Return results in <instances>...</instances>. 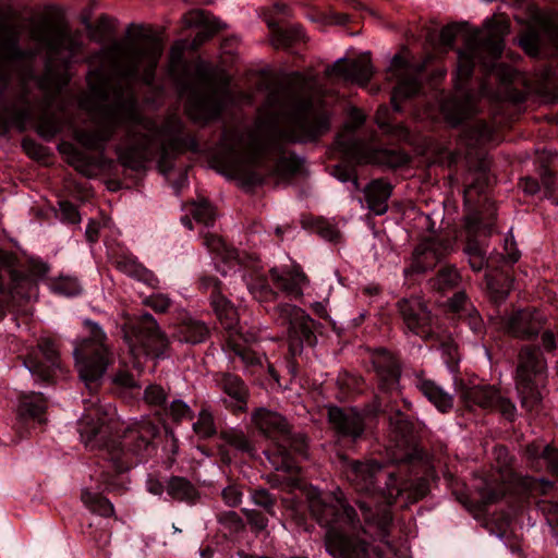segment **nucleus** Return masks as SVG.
Returning <instances> with one entry per match:
<instances>
[{
    "label": "nucleus",
    "mask_w": 558,
    "mask_h": 558,
    "mask_svg": "<svg viewBox=\"0 0 558 558\" xmlns=\"http://www.w3.org/2000/svg\"><path fill=\"white\" fill-rule=\"evenodd\" d=\"M183 129L184 125L179 118L169 117L160 126L154 123L153 130H148L149 132L169 137L160 144L159 159L157 161V168L163 174H168L173 170L175 159L185 151H198L199 146L195 135L185 134L180 136L183 133Z\"/></svg>",
    "instance_id": "ddd939ff"
},
{
    "label": "nucleus",
    "mask_w": 558,
    "mask_h": 558,
    "mask_svg": "<svg viewBox=\"0 0 558 558\" xmlns=\"http://www.w3.org/2000/svg\"><path fill=\"white\" fill-rule=\"evenodd\" d=\"M125 137L130 144L125 147L116 148L118 162L123 168L140 171L145 168V163L151 158L153 137L138 132L134 125L126 128Z\"/></svg>",
    "instance_id": "5701e85b"
},
{
    "label": "nucleus",
    "mask_w": 558,
    "mask_h": 558,
    "mask_svg": "<svg viewBox=\"0 0 558 558\" xmlns=\"http://www.w3.org/2000/svg\"><path fill=\"white\" fill-rule=\"evenodd\" d=\"M227 348L239 356L245 366L260 365V359L255 351L239 342L230 335L226 341Z\"/></svg>",
    "instance_id": "13d9d810"
},
{
    "label": "nucleus",
    "mask_w": 558,
    "mask_h": 558,
    "mask_svg": "<svg viewBox=\"0 0 558 558\" xmlns=\"http://www.w3.org/2000/svg\"><path fill=\"white\" fill-rule=\"evenodd\" d=\"M218 319L228 331H236L239 314L235 306L222 294L210 302Z\"/></svg>",
    "instance_id": "49530a36"
},
{
    "label": "nucleus",
    "mask_w": 558,
    "mask_h": 558,
    "mask_svg": "<svg viewBox=\"0 0 558 558\" xmlns=\"http://www.w3.org/2000/svg\"><path fill=\"white\" fill-rule=\"evenodd\" d=\"M217 82L221 88L209 93L191 90L185 102V113L193 122L207 123L218 119L225 109V96L229 95L230 77L222 74Z\"/></svg>",
    "instance_id": "dca6fc26"
},
{
    "label": "nucleus",
    "mask_w": 558,
    "mask_h": 558,
    "mask_svg": "<svg viewBox=\"0 0 558 558\" xmlns=\"http://www.w3.org/2000/svg\"><path fill=\"white\" fill-rule=\"evenodd\" d=\"M167 414L174 423H181L184 420H192L194 413L192 409L182 400H173L167 409Z\"/></svg>",
    "instance_id": "338daca9"
},
{
    "label": "nucleus",
    "mask_w": 558,
    "mask_h": 558,
    "mask_svg": "<svg viewBox=\"0 0 558 558\" xmlns=\"http://www.w3.org/2000/svg\"><path fill=\"white\" fill-rule=\"evenodd\" d=\"M185 41H175L169 51L168 72L177 80L187 75V63L184 60Z\"/></svg>",
    "instance_id": "8fccbe9b"
},
{
    "label": "nucleus",
    "mask_w": 558,
    "mask_h": 558,
    "mask_svg": "<svg viewBox=\"0 0 558 558\" xmlns=\"http://www.w3.org/2000/svg\"><path fill=\"white\" fill-rule=\"evenodd\" d=\"M24 366L39 380L49 383L58 369L61 357L57 342L50 337H40L37 344L31 347L25 355H20Z\"/></svg>",
    "instance_id": "a211bd4d"
},
{
    "label": "nucleus",
    "mask_w": 558,
    "mask_h": 558,
    "mask_svg": "<svg viewBox=\"0 0 558 558\" xmlns=\"http://www.w3.org/2000/svg\"><path fill=\"white\" fill-rule=\"evenodd\" d=\"M542 328V319L529 310H520L512 313L505 320L504 325L506 333L522 340H530L536 337Z\"/></svg>",
    "instance_id": "bb28decb"
},
{
    "label": "nucleus",
    "mask_w": 558,
    "mask_h": 558,
    "mask_svg": "<svg viewBox=\"0 0 558 558\" xmlns=\"http://www.w3.org/2000/svg\"><path fill=\"white\" fill-rule=\"evenodd\" d=\"M488 181L485 173L476 178L464 190L468 210L463 216L461 236L464 240V253L474 271L484 270L488 265L484 243L488 236V222L485 208L488 204Z\"/></svg>",
    "instance_id": "0eeeda50"
},
{
    "label": "nucleus",
    "mask_w": 558,
    "mask_h": 558,
    "mask_svg": "<svg viewBox=\"0 0 558 558\" xmlns=\"http://www.w3.org/2000/svg\"><path fill=\"white\" fill-rule=\"evenodd\" d=\"M490 411L498 412L510 423L514 422L517 417L515 404L509 398L501 396L494 386H490Z\"/></svg>",
    "instance_id": "5fc2aeb1"
},
{
    "label": "nucleus",
    "mask_w": 558,
    "mask_h": 558,
    "mask_svg": "<svg viewBox=\"0 0 558 558\" xmlns=\"http://www.w3.org/2000/svg\"><path fill=\"white\" fill-rule=\"evenodd\" d=\"M47 409V400L40 392L24 393L20 397L17 416L22 420H39Z\"/></svg>",
    "instance_id": "4c0bfd02"
},
{
    "label": "nucleus",
    "mask_w": 558,
    "mask_h": 558,
    "mask_svg": "<svg viewBox=\"0 0 558 558\" xmlns=\"http://www.w3.org/2000/svg\"><path fill=\"white\" fill-rule=\"evenodd\" d=\"M457 391L461 402L470 411L475 408L486 409L488 405V389L486 386L466 385L461 381Z\"/></svg>",
    "instance_id": "ea45409f"
},
{
    "label": "nucleus",
    "mask_w": 558,
    "mask_h": 558,
    "mask_svg": "<svg viewBox=\"0 0 558 558\" xmlns=\"http://www.w3.org/2000/svg\"><path fill=\"white\" fill-rule=\"evenodd\" d=\"M286 126L278 131V138L291 144L317 143L330 131V117L314 109L311 97H299L284 113Z\"/></svg>",
    "instance_id": "1a4fd4ad"
},
{
    "label": "nucleus",
    "mask_w": 558,
    "mask_h": 558,
    "mask_svg": "<svg viewBox=\"0 0 558 558\" xmlns=\"http://www.w3.org/2000/svg\"><path fill=\"white\" fill-rule=\"evenodd\" d=\"M116 267L120 271L134 277L140 281H143L153 288H157L158 279L156 276L135 259L122 256L116 260Z\"/></svg>",
    "instance_id": "a18cd8bd"
},
{
    "label": "nucleus",
    "mask_w": 558,
    "mask_h": 558,
    "mask_svg": "<svg viewBox=\"0 0 558 558\" xmlns=\"http://www.w3.org/2000/svg\"><path fill=\"white\" fill-rule=\"evenodd\" d=\"M519 46L532 58L539 54L541 37L536 28L529 26L519 35Z\"/></svg>",
    "instance_id": "bf43d9fd"
},
{
    "label": "nucleus",
    "mask_w": 558,
    "mask_h": 558,
    "mask_svg": "<svg viewBox=\"0 0 558 558\" xmlns=\"http://www.w3.org/2000/svg\"><path fill=\"white\" fill-rule=\"evenodd\" d=\"M520 257L521 254L517 247L513 234L511 232H508L504 239V252L496 254L490 253V265L499 260H502L508 265H513L520 259Z\"/></svg>",
    "instance_id": "4d7b16f0"
},
{
    "label": "nucleus",
    "mask_w": 558,
    "mask_h": 558,
    "mask_svg": "<svg viewBox=\"0 0 558 558\" xmlns=\"http://www.w3.org/2000/svg\"><path fill=\"white\" fill-rule=\"evenodd\" d=\"M546 361L539 348L525 345L519 352L517 378L542 379Z\"/></svg>",
    "instance_id": "c85d7f7f"
},
{
    "label": "nucleus",
    "mask_w": 558,
    "mask_h": 558,
    "mask_svg": "<svg viewBox=\"0 0 558 558\" xmlns=\"http://www.w3.org/2000/svg\"><path fill=\"white\" fill-rule=\"evenodd\" d=\"M327 420L332 429L340 438H348L355 442L361 439L365 433V420L376 416L380 409V401L376 397L372 404H367L363 410L355 407L348 409L338 405H327Z\"/></svg>",
    "instance_id": "2eb2a0df"
},
{
    "label": "nucleus",
    "mask_w": 558,
    "mask_h": 558,
    "mask_svg": "<svg viewBox=\"0 0 558 558\" xmlns=\"http://www.w3.org/2000/svg\"><path fill=\"white\" fill-rule=\"evenodd\" d=\"M29 38L46 49L44 71L35 76L32 68L22 70L14 87L10 74L0 73V136L11 129L25 131L37 109L49 108L52 98L70 83V65L84 46L78 31L71 32L65 21L51 15L31 26Z\"/></svg>",
    "instance_id": "f257e3e1"
},
{
    "label": "nucleus",
    "mask_w": 558,
    "mask_h": 558,
    "mask_svg": "<svg viewBox=\"0 0 558 558\" xmlns=\"http://www.w3.org/2000/svg\"><path fill=\"white\" fill-rule=\"evenodd\" d=\"M275 314L280 325L288 326V353L300 356L304 345H316L317 324L303 308L294 304L281 303L275 307Z\"/></svg>",
    "instance_id": "4468645a"
},
{
    "label": "nucleus",
    "mask_w": 558,
    "mask_h": 558,
    "mask_svg": "<svg viewBox=\"0 0 558 558\" xmlns=\"http://www.w3.org/2000/svg\"><path fill=\"white\" fill-rule=\"evenodd\" d=\"M83 325L89 335L76 342L73 355L80 378L94 391L114 357L100 326L90 319H85Z\"/></svg>",
    "instance_id": "6e6552de"
},
{
    "label": "nucleus",
    "mask_w": 558,
    "mask_h": 558,
    "mask_svg": "<svg viewBox=\"0 0 558 558\" xmlns=\"http://www.w3.org/2000/svg\"><path fill=\"white\" fill-rule=\"evenodd\" d=\"M541 379L517 378V390L520 395L521 407L530 413H538L542 408L543 395L539 389Z\"/></svg>",
    "instance_id": "c9c22d12"
},
{
    "label": "nucleus",
    "mask_w": 558,
    "mask_h": 558,
    "mask_svg": "<svg viewBox=\"0 0 558 558\" xmlns=\"http://www.w3.org/2000/svg\"><path fill=\"white\" fill-rule=\"evenodd\" d=\"M118 124V122L107 121L105 125L96 130H77L74 133V138L86 149L99 150L112 138Z\"/></svg>",
    "instance_id": "473e14b6"
},
{
    "label": "nucleus",
    "mask_w": 558,
    "mask_h": 558,
    "mask_svg": "<svg viewBox=\"0 0 558 558\" xmlns=\"http://www.w3.org/2000/svg\"><path fill=\"white\" fill-rule=\"evenodd\" d=\"M524 456L531 468L537 471L545 469L550 476L558 481V449L555 446L532 441L526 445Z\"/></svg>",
    "instance_id": "cd10ccee"
},
{
    "label": "nucleus",
    "mask_w": 558,
    "mask_h": 558,
    "mask_svg": "<svg viewBox=\"0 0 558 558\" xmlns=\"http://www.w3.org/2000/svg\"><path fill=\"white\" fill-rule=\"evenodd\" d=\"M327 76H337L345 82L366 86L373 77L374 69L368 53L354 59H339L325 71Z\"/></svg>",
    "instance_id": "393cba45"
},
{
    "label": "nucleus",
    "mask_w": 558,
    "mask_h": 558,
    "mask_svg": "<svg viewBox=\"0 0 558 558\" xmlns=\"http://www.w3.org/2000/svg\"><path fill=\"white\" fill-rule=\"evenodd\" d=\"M461 281L462 276L454 265L441 266L435 277L429 279L432 288L440 293L458 288L461 284Z\"/></svg>",
    "instance_id": "c03bdc74"
},
{
    "label": "nucleus",
    "mask_w": 558,
    "mask_h": 558,
    "mask_svg": "<svg viewBox=\"0 0 558 558\" xmlns=\"http://www.w3.org/2000/svg\"><path fill=\"white\" fill-rule=\"evenodd\" d=\"M204 244L225 263L235 260L239 257L236 248L228 245L227 242L217 234L210 232L206 233L204 235Z\"/></svg>",
    "instance_id": "603ef678"
},
{
    "label": "nucleus",
    "mask_w": 558,
    "mask_h": 558,
    "mask_svg": "<svg viewBox=\"0 0 558 558\" xmlns=\"http://www.w3.org/2000/svg\"><path fill=\"white\" fill-rule=\"evenodd\" d=\"M157 493V490H154ZM160 497L168 501L193 505L199 499L198 490H158Z\"/></svg>",
    "instance_id": "0e129e2a"
},
{
    "label": "nucleus",
    "mask_w": 558,
    "mask_h": 558,
    "mask_svg": "<svg viewBox=\"0 0 558 558\" xmlns=\"http://www.w3.org/2000/svg\"><path fill=\"white\" fill-rule=\"evenodd\" d=\"M457 39L462 40L463 45L456 50V94L444 104V110L452 120L461 122L476 113L478 99L486 95L488 37L478 28H470L465 22L451 23L440 29L439 41L442 46L452 48Z\"/></svg>",
    "instance_id": "7ed1b4c3"
},
{
    "label": "nucleus",
    "mask_w": 558,
    "mask_h": 558,
    "mask_svg": "<svg viewBox=\"0 0 558 558\" xmlns=\"http://www.w3.org/2000/svg\"><path fill=\"white\" fill-rule=\"evenodd\" d=\"M302 163L303 161L294 153H291L289 156L279 157L269 174L280 179H290L300 172Z\"/></svg>",
    "instance_id": "864d4df0"
},
{
    "label": "nucleus",
    "mask_w": 558,
    "mask_h": 558,
    "mask_svg": "<svg viewBox=\"0 0 558 558\" xmlns=\"http://www.w3.org/2000/svg\"><path fill=\"white\" fill-rule=\"evenodd\" d=\"M418 389L439 411L445 413L452 408L453 398L445 392L433 380H421Z\"/></svg>",
    "instance_id": "de8ad7c7"
},
{
    "label": "nucleus",
    "mask_w": 558,
    "mask_h": 558,
    "mask_svg": "<svg viewBox=\"0 0 558 558\" xmlns=\"http://www.w3.org/2000/svg\"><path fill=\"white\" fill-rule=\"evenodd\" d=\"M48 271L46 264L29 262L23 267L14 253L0 251V291L29 299L36 289V281Z\"/></svg>",
    "instance_id": "9d476101"
},
{
    "label": "nucleus",
    "mask_w": 558,
    "mask_h": 558,
    "mask_svg": "<svg viewBox=\"0 0 558 558\" xmlns=\"http://www.w3.org/2000/svg\"><path fill=\"white\" fill-rule=\"evenodd\" d=\"M347 476L352 484L361 485L363 488L376 485L380 478H385V488H393L398 481L397 472L390 471L376 460L351 461L347 469Z\"/></svg>",
    "instance_id": "b1692460"
},
{
    "label": "nucleus",
    "mask_w": 558,
    "mask_h": 558,
    "mask_svg": "<svg viewBox=\"0 0 558 558\" xmlns=\"http://www.w3.org/2000/svg\"><path fill=\"white\" fill-rule=\"evenodd\" d=\"M88 38L92 41L101 44L114 36L117 32V19L108 15L100 14L95 23H90L87 19L84 21Z\"/></svg>",
    "instance_id": "58836bf2"
},
{
    "label": "nucleus",
    "mask_w": 558,
    "mask_h": 558,
    "mask_svg": "<svg viewBox=\"0 0 558 558\" xmlns=\"http://www.w3.org/2000/svg\"><path fill=\"white\" fill-rule=\"evenodd\" d=\"M457 498L465 506L483 527L488 526V504L486 490H458Z\"/></svg>",
    "instance_id": "f704fd0d"
},
{
    "label": "nucleus",
    "mask_w": 558,
    "mask_h": 558,
    "mask_svg": "<svg viewBox=\"0 0 558 558\" xmlns=\"http://www.w3.org/2000/svg\"><path fill=\"white\" fill-rule=\"evenodd\" d=\"M451 248L448 239L429 236L422 240L412 253L411 264L404 268V276L425 274L433 269Z\"/></svg>",
    "instance_id": "412c9836"
},
{
    "label": "nucleus",
    "mask_w": 558,
    "mask_h": 558,
    "mask_svg": "<svg viewBox=\"0 0 558 558\" xmlns=\"http://www.w3.org/2000/svg\"><path fill=\"white\" fill-rule=\"evenodd\" d=\"M193 218L205 226H211L216 219L215 208L207 201L195 204L192 210Z\"/></svg>",
    "instance_id": "69168bd1"
},
{
    "label": "nucleus",
    "mask_w": 558,
    "mask_h": 558,
    "mask_svg": "<svg viewBox=\"0 0 558 558\" xmlns=\"http://www.w3.org/2000/svg\"><path fill=\"white\" fill-rule=\"evenodd\" d=\"M389 420L395 429L403 436L410 435L414 430V423L411 417L400 410L395 411Z\"/></svg>",
    "instance_id": "774afa93"
},
{
    "label": "nucleus",
    "mask_w": 558,
    "mask_h": 558,
    "mask_svg": "<svg viewBox=\"0 0 558 558\" xmlns=\"http://www.w3.org/2000/svg\"><path fill=\"white\" fill-rule=\"evenodd\" d=\"M336 385L342 395V398H348L349 396L359 393L363 390L364 378L359 374L341 371L337 376Z\"/></svg>",
    "instance_id": "6e6d98bb"
},
{
    "label": "nucleus",
    "mask_w": 558,
    "mask_h": 558,
    "mask_svg": "<svg viewBox=\"0 0 558 558\" xmlns=\"http://www.w3.org/2000/svg\"><path fill=\"white\" fill-rule=\"evenodd\" d=\"M369 353L377 388L385 393L397 391L402 374V364L398 355L385 348L372 349Z\"/></svg>",
    "instance_id": "4be33fe9"
},
{
    "label": "nucleus",
    "mask_w": 558,
    "mask_h": 558,
    "mask_svg": "<svg viewBox=\"0 0 558 558\" xmlns=\"http://www.w3.org/2000/svg\"><path fill=\"white\" fill-rule=\"evenodd\" d=\"M494 456L496 464L490 465V484H502L504 488H553V483L543 477L518 474L512 466L513 458L507 447L496 446Z\"/></svg>",
    "instance_id": "6ab92c4d"
},
{
    "label": "nucleus",
    "mask_w": 558,
    "mask_h": 558,
    "mask_svg": "<svg viewBox=\"0 0 558 558\" xmlns=\"http://www.w3.org/2000/svg\"><path fill=\"white\" fill-rule=\"evenodd\" d=\"M32 53L19 46V32L10 24L0 25V61L23 60Z\"/></svg>",
    "instance_id": "7c9ffc66"
},
{
    "label": "nucleus",
    "mask_w": 558,
    "mask_h": 558,
    "mask_svg": "<svg viewBox=\"0 0 558 558\" xmlns=\"http://www.w3.org/2000/svg\"><path fill=\"white\" fill-rule=\"evenodd\" d=\"M114 101L112 104H95L92 97H82L80 107L88 112H98L109 122H130L153 130L154 121L145 118L138 109V102L133 93L124 96V87L120 84L111 88Z\"/></svg>",
    "instance_id": "f8f14e48"
},
{
    "label": "nucleus",
    "mask_w": 558,
    "mask_h": 558,
    "mask_svg": "<svg viewBox=\"0 0 558 558\" xmlns=\"http://www.w3.org/2000/svg\"><path fill=\"white\" fill-rule=\"evenodd\" d=\"M130 351L138 356L141 353L153 359L165 357L170 348V341L165 331L161 330L155 317L144 313L134 318L125 332Z\"/></svg>",
    "instance_id": "9b49d317"
},
{
    "label": "nucleus",
    "mask_w": 558,
    "mask_h": 558,
    "mask_svg": "<svg viewBox=\"0 0 558 558\" xmlns=\"http://www.w3.org/2000/svg\"><path fill=\"white\" fill-rule=\"evenodd\" d=\"M219 438L236 451L247 454L250 458H256V447L253 440L239 428H228L219 433Z\"/></svg>",
    "instance_id": "a19ab883"
},
{
    "label": "nucleus",
    "mask_w": 558,
    "mask_h": 558,
    "mask_svg": "<svg viewBox=\"0 0 558 558\" xmlns=\"http://www.w3.org/2000/svg\"><path fill=\"white\" fill-rule=\"evenodd\" d=\"M158 433L154 423L141 421L128 426L121 440L105 442L107 465L98 475L99 484L113 488H124L130 484L129 471L136 463L134 458L149 448Z\"/></svg>",
    "instance_id": "39448f33"
},
{
    "label": "nucleus",
    "mask_w": 558,
    "mask_h": 558,
    "mask_svg": "<svg viewBox=\"0 0 558 558\" xmlns=\"http://www.w3.org/2000/svg\"><path fill=\"white\" fill-rule=\"evenodd\" d=\"M405 328L427 341L434 337L433 316L425 301L420 296L400 299L396 304Z\"/></svg>",
    "instance_id": "aec40b11"
},
{
    "label": "nucleus",
    "mask_w": 558,
    "mask_h": 558,
    "mask_svg": "<svg viewBox=\"0 0 558 558\" xmlns=\"http://www.w3.org/2000/svg\"><path fill=\"white\" fill-rule=\"evenodd\" d=\"M163 53L161 34L150 24L130 23L124 37L101 50L113 76L128 83L140 81L153 86Z\"/></svg>",
    "instance_id": "20e7f679"
},
{
    "label": "nucleus",
    "mask_w": 558,
    "mask_h": 558,
    "mask_svg": "<svg viewBox=\"0 0 558 558\" xmlns=\"http://www.w3.org/2000/svg\"><path fill=\"white\" fill-rule=\"evenodd\" d=\"M86 83L89 90V95L85 97H92L95 104L98 101H107L110 96V77L106 75L102 70L95 69L88 72L86 75Z\"/></svg>",
    "instance_id": "79ce46f5"
},
{
    "label": "nucleus",
    "mask_w": 558,
    "mask_h": 558,
    "mask_svg": "<svg viewBox=\"0 0 558 558\" xmlns=\"http://www.w3.org/2000/svg\"><path fill=\"white\" fill-rule=\"evenodd\" d=\"M251 292L259 302H275L278 299V292L271 288L267 278H257L251 284Z\"/></svg>",
    "instance_id": "680f3d73"
},
{
    "label": "nucleus",
    "mask_w": 558,
    "mask_h": 558,
    "mask_svg": "<svg viewBox=\"0 0 558 558\" xmlns=\"http://www.w3.org/2000/svg\"><path fill=\"white\" fill-rule=\"evenodd\" d=\"M357 501L364 519L362 525L356 511L342 497V490H310L308 501L313 515L327 529L325 545L335 558H368L367 537L381 542L388 553L395 554L388 541L392 522L390 507L403 490H366Z\"/></svg>",
    "instance_id": "f03ea898"
},
{
    "label": "nucleus",
    "mask_w": 558,
    "mask_h": 558,
    "mask_svg": "<svg viewBox=\"0 0 558 558\" xmlns=\"http://www.w3.org/2000/svg\"><path fill=\"white\" fill-rule=\"evenodd\" d=\"M221 390L236 402V410L244 412L248 400V388L243 379L231 373H222L218 378Z\"/></svg>",
    "instance_id": "e433bc0d"
},
{
    "label": "nucleus",
    "mask_w": 558,
    "mask_h": 558,
    "mask_svg": "<svg viewBox=\"0 0 558 558\" xmlns=\"http://www.w3.org/2000/svg\"><path fill=\"white\" fill-rule=\"evenodd\" d=\"M252 422L264 436L280 441L266 449L264 453L276 471H283L289 475L281 484L288 488H302L295 477L300 470L290 454L289 448L302 452L306 447L305 437L293 435L292 426L284 416L265 408L256 409L253 412Z\"/></svg>",
    "instance_id": "423d86ee"
},
{
    "label": "nucleus",
    "mask_w": 558,
    "mask_h": 558,
    "mask_svg": "<svg viewBox=\"0 0 558 558\" xmlns=\"http://www.w3.org/2000/svg\"><path fill=\"white\" fill-rule=\"evenodd\" d=\"M81 499L92 512L101 517H110L114 512L111 501L99 490H83Z\"/></svg>",
    "instance_id": "09e8293b"
},
{
    "label": "nucleus",
    "mask_w": 558,
    "mask_h": 558,
    "mask_svg": "<svg viewBox=\"0 0 558 558\" xmlns=\"http://www.w3.org/2000/svg\"><path fill=\"white\" fill-rule=\"evenodd\" d=\"M143 399L149 407L162 408L168 399V392L162 386L151 384L145 388Z\"/></svg>",
    "instance_id": "e2e57ef3"
},
{
    "label": "nucleus",
    "mask_w": 558,
    "mask_h": 558,
    "mask_svg": "<svg viewBox=\"0 0 558 558\" xmlns=\"http://www.w3.org/2000/svg\"><path fill=\"white\" fill-rule=\"evenodd\" d=\"M421 87V82L416 77H399V82L393 87L390 98L393 110L396 112H401V104L417 95Z\"/></svg>",
    "instance_id": "37998d69"
},
{
    "label": "nucleus",
    "mask_w": 558,
    "mask_h": 558,
    "mask_svg": "<svg viewBox=\"0 0 558 558\" xmlns=\"http://www.w3.org/2000/svg\"><path fill=\"white\" fill-rule=\"evenodd\" d=\"M272 40L276 48H290L299 43H305L307 36L302 26L292 25L287 28L276 29Z\"/></svg>",
    "instance_id": "3c124183"
},
{
    "label": "nucleus",
    "mask_w": 558,
    "mask_h": 558,
    "mask_svg": "<svg viewBox=\"0 0 558 558\" xmlns=\"http://www.w3.org/2000/svg\"><path fill=\"white\" fill-rule=\"evenodd\" d=\"M393 186L384 179L372 180L364 189L367 208L377 216L386 214Z\"/></svg>",
    "instance_id": "c756f323"
},
{
    "label": "nucleus",
    "mask_w": 558,
    "mask_h": 558,
    "mask_svg": "<svg viewBox=\"0 0 558 558\" xmlns=\"http://www.w3.org/2000/svg\"><path fill=\"white\" fill-rule=\"evenodd\" d=\"M78 426L81 437L86 446H90L93 449L98 448L106 452L104 444L110 439H105L107 427L100 418L94 420L90 413L85 414L81 418Z\"/></svg>",
    "instance_id": "72a5a7b5"
},
{
    "label": "nucleus",
    "mask_w": 558,
    "mask_h": 558,
    "mask_svg": "<svg viewBox=\"0 0 558 558\" xmlns=\"http://www.w3.org/2000/svg\"><path fill=\"white\" fill-rule=\"evenodd\" d=\"M209 335L210 330L204 322L186 317L174 326L172 336L180 342L198 344L204 342Z\"/></svg>",
    "instance_id": "2f4dec72"
},
{
    "label": "nucleus",
    "mask_w": 558,
    "mask_h": 558,
    "mask_svg": "<svg viewBox=\"0 0 558 558\" xmlns=\"http://www.w3.org/2000/svg\"><path fill=\"white\" fill-rule=\"evenodd\" d=\"M268 275L275 288L293 299L302 298L304 287L310 283L307 276L299 265L282 269L272 267Z\"/></svg>",
    "instance_id": "a878e982"
},
{
    "label": "nucleus",
    "mask_w": 558,
    "mask_h": 558,
    "mask_svg": "<svg viewBox=\"0 0 558 558\" xmlns=\"http://www.w3.org/2000/svg\"><path fill=\"white\" fill-rule=\"evenodd\" d=\"M193 430L201 438H210L217 430L211 412L207 409H202L198 413L197 421L193 424Z\"/></svg>",
    "instance_id": "052dcab7"
},
{
    "label": "nucleus",
    "mask_w": 558,
    "mask_h": 558,
    "mask_svg": "<svg viewBox=\"0 0 558 558\" xmlns=\"http://www.w3.org/2000/svg\"><path fill=\"white\" fill-rule=\"evenodd\" d=\"M337 144L344 155L354 159L357 163L398 169L411 162L410 155L402 149H367L362 141L355 138L343 140L341 136L338 137Z\"/></svg>",
    "instance_id": "f3484780"
}]
</instances>
